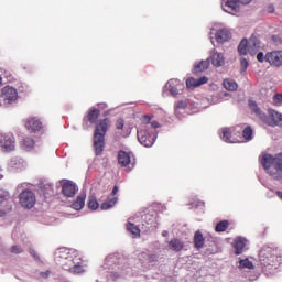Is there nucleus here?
I'll return each instance as SVG.
<instances>
[{"instance_id":"obj_10","label":"nucleus","mask_w":282,"mask_h":282,"mask_svg":"<svg viewBox=\"0 0 282 282\" xmlns=\"http://www.w3.org/2000/svg\"><path fill=\"white\" fill-rule=\"evenodd\" d=\"M64 270H68L73 274H83L84 270L80 264H74V260L70 258H66V263L63 264Z\"/></svg>"},{"instance_id":"obj_35","label":"nucleus","mask_w":282,"mask_h":282,"mask_svg":"<svg viewBox=\"0 0 282 282\" xmlns=\"http://www.w3.org/2000/svg\"><path fill=\"white\" fill-rule=\"evenodd\" d=\"M99 206L100 205L98 204V200L96 199V197L90 196L88 199V208L90 210H98Z\"/></svg>"},{"instance_id":"obj_9","label":"nucleus","mask_w":282,"mask_h":282,"mask_svg":"<svg viewBox=\"0 0 282 282\" xmlns=\"http://www.w3.org/2000/svg\"><path fill=\"white\" fill-rule=\"evenodd\" d=\"M139 260L141 261L142 265H151L153 263H158L160 261V256L158 253H147L141 252L139 254Z\"/></svg>"},{"instance_id":"obj_23","label":"nucleus","mask_w":282,"mask_h":282,"mask_svg":"<svg viewBox=\"0 0 282 282\" xmlns=\"http://www.w3.org/2000/svg\"><path fill=\"white\" fill-rule=\"evenodd\" d=\"M225 63L224 54L214 52L212 55V64L214 67H221Z\"/></svg>"},{"instance_id":"obj_22","label":"nucleus","mask_w":282,"mask_h":282,"mask_svg":"<svg viewBox=\"0 0 282 282\" xmlns=\"http://www.w3.org/2000/svg\"><path fill=\"white\" fill-rule=\"evenodd\" d=\"M85 199H87V195L85 194L77 196L76 200L72 204V208L74 210H83L85 208Z\"/></svg>"},{"instance_id":"obj_24","label":"nucleus","mask_w":282,"mask_h":282,"mask_svg":"<svg viewBox=\"0 0 282 282\" xmlns=\"http://www.w3.org/2000/svg\"><path fill=\"white\" fill-rule=\"evenodd\" d=\"M98 118H100V110L91 109L88 111L86 120H88L90 124H96L98 122Z\"/></svg>"},{"instance_id":"obj_19","label":"nucleus","mask_w":282,"mask_h":282,"mask_svg":"<svg viewBox=\"0 0 282 282\" xmlns=\"http://www.w3.org/2000/svg\"><path fill=\"white\" fill-rule=\"evenodd\" d=\"M118 162L120 166H129L131 164V155L123 150L118 152Z\"/></svg>"},{"instance_id":"obj_1","label":"nucleus","mask_w":282,"mask_h":282,"mask_svg":"<svg viewBox=\"0 0 282 282\" xmlns=\"http://www.w3.org/2000/svg\"><path fill=\"white\" fill-rule=\"evenodd\" d=\"M111 127V119L104 118L100 119L94 131L93 135V147L95 151V155H102V152L105 151V135H107V132L109 131V128Z\"/></svg>"},{"instance_id":"obj_36","label":"nucleus","mask_w":282,"mask_h":282,"mask_svg":"<svg viewBox=\"0 0 282 282\" xmlns=\"http://www.w3.org/2000/svg\"><path fill=\"white\" fill-rule=\"evenodd\" d=\"M242 137L245 138V140H252V128H245L242 131Z\"/></svg>"},{"instance_id":"obj_33","label":"nucleus","mask_w":282,"mask_h":282,"mask_svg":"<svg viewBox=\"0 0 282 282\" xmlns=\"http://www.w3.org/2000/svg\"><path fill=\"white\" fill-rule=\"evenodd\" d=\"M127 230L131 232V235H134V237H140V228L135 226L133 223H128Z\"/></svg>"},{"instance_id":"obj_6","label":"nucleus","mask_w":282,"mask_h":282,"mask_svg":"<svg viewBox=\"0 0 282 282\" xmlns=\"http://www.w3.org/2000/svg\"><path fill=\"white\" fill-rule=\"evenodd\" d=\"M265 63H269L271 67H282V51L267 52Z\"/></svg>"},{"instance_id":"obj_49","label":"nucleus","mask_w":282,"mask_h":282,"mask_svg":"<svg viewBox=\"0 0 282 282\" xmlns=\"http://www.w3.org/2000/svg\"><path fill=\"white\" fill-rule=\"evenodd\" d=\"M265 252H268V251L267 250L260 251L261 261H265V259H263V256L265 254Z\"/></svg>"},{"instance_id":"obj_20","label":"nucleus","mask_w":282,"mask_h":282,"mask_svg":"<svg viewBox=\"0 0 282 282\" xmlns=\"http://www.w3.org/2000/svg\"><path fill=\"white\" fill-rule=\"evenodd\" d=\"M194 248H196V250H202V248H204V243L206 241V239H204V234H202V231H196L194 234Z\"/></svg>"},{"instance_id":"obj_31","label":"nucleus","mask_w":282,"mask_h":282,"mask_svg":"<svg viewBox=\"0 0 282 282\" xmlns=\"http://www.w3.org/2000/svg\"><path fill=\"white\" fill-rule=\"evenodd\" d=\"M238 52L242 56H246V54H248V40L247 39L241 40V42L238 46Z\"/></svg>"},{"instance_id":"obj_14","label":"nucleus","mask_w":282,"mask_h":282,"mask_svg":"<svg viewBox=\"0 0 282 282\" xmlns=\"http://www.w3.org/2000/svg\"><path fill=\"white\" fill-rule=\"evenodd\" d=\"M246 243H248V240L246 238L237 237L234 240L235 254H243V248H246Z\"/></svg>"},{"instance_id":"obj_27","label":"nucleus","mask_w":282,"mask_h":282,"mask_svg":"<svg viewBox=\"0 0 282 282\" xmlns=\"http://www.w3.org/2000/svg\"><path fill=\"white\" fill-rule=\"evenodd\" d=\"M220 138L224 140V142H235L232 140V129L230 128H223Z\"/></svg>"},{"instance_id":"obj_45","label":"nucleus","mask_w":282,"mask_h":282,"mask_svg":"<svg viewBox=\"0 0 282 282\" xmlns=\"http://www.w3.org/2000/svg\"><path fill=\"white\" fill-rule=\"evenodd\" d=\"M151 127H152V129H159L160 122L153 121V122L151 123Z\"/></svg>"},{"instance_id":"obj_2","label":"nucleus","mask_w":282,"mask_h":282,"mask_svg":"<svg viewBox=\"0 0 282 282\" xmlns=\"http://www.w3.org/2000/svg\"><path fill=\"white\" fill-rule=\"evenodd\" d=\"M19 100V91L12 86H4L0 93V107H10Z\"/></svg>"},{"instance_id":"obj_17","label":"nucleus","mask_w":282,"mask_h":282,"mask_svg":"<svg viewBox=\"0 0 282 282\" xmlns=\"http://www.w3.org/2000/svg\"><path fill=\"white\" fill-rule=\"evenodd\" d=\"M167 246L173 252H182V250H184V241L177 238H173L171 241H169Z\"/></svg>"},{"instance_id":"obj_44","label":"nucleus","mask_w":282,"mask_h":282,"mask_svg":"<svg viewBox=\"0 0 282 282\" xmlns=\"http://www.w3.org/2000/svg\"><path fill=\"white\" fill-rule=\"evenodd\" d=\"M143 120H144V122H147L149 124V122H151V120H152V117L149 115H144Z\"/></svg>"},{"instance_id":"obj_32","label":"nucleus","mask_w":282,"mask_h":282,"mask_svg":"<svg viewBox=\"0 0 282 282\" xmlns=\"http://www.w3.org/2000/svg\"><path fill=\"white\" fill-rule=\"evenodd\" d=\"M34 144H35L34 139L26 137L23 140L22 147H23V149H25V151H32V149H34Z\"/></svg>"},{"instance_id":"obj_12","label":"nucleus","mask_w":282,"mask_h":282,"mask_svg":"<svg viewBox=\"0 0 282 282\" xmlns=\"http://www.w3.org/2000/svg\"><path fill=\"white\" fill-rule=\"evenodd\" d=\"M77 191H78V188L72 181H66L62 185V193L65 197H74V195H76Z\"/></svg>"},{"instance_id":"obj_16","label":"nucleus","mask_w":282,"mask_h":282,"mask_svg":"<svg viewBox=\"0 0 282 282\" xmlns=\"http://www.w3.org/2000/svg\"><path fill=\"white\" fill-rule=\"evenodd\" d=\"M261 164L268 173L272 170V166H274V156L271 154H264L261 159Z\"/></svg>"},{"instance_id":"obj_55","label":"nucleus","mask_w":282,"mask_h":282,"mask_svg":"<svg viewBox=\"0 0 282 282\" xmlns=\"http://www.w3.org/2000/svg\"><path fill=\"white\" fill-rule=\"evenodd\" d=\"M1 83H2V78L0 77V85H1Z\"/></svg>"},{"instance_id":"obj_5","label":"nucleus","mask_w":282,"mask_h":282,"mask_svg":"<svg viewBox=\"0 0 282 282\" xmlns=\"http://www.w3.org/2000/svg\"><path fill=\"white\" fill-rule=\"evenodd\" d=\"M269 175L273 180H282V153L274 155V165L269 170Z\"/></svg>"},{"instance_id":"obj_8","label":"nucleus","mask_w":282,"mask_h":282,"mask_svg":"<svg viewBox=\"0 0 282 282\" xmlns=\"http://www.w3.org/2000/svg\"><path fill=\"white\" fill-rule=\"evenodd\" d=\"M0 147L3 149V151H14V135L1 134Z\"/></svg>"},{"instance_id":"obj_34","label":"nucleus","mask_w":282,"mask_h":282,"mask_svg":"<svg viewBox=\"0 0 282 282\" xmlns=\"http://www.w3.org/2000/svg\"><path fill=\"white\" fill-rule=\"evenodd\" d=\"M239 268L247 269V270H254V264L248 259H243L239 261Z\"/></svg>"},{"instance_id":"obj_38","label":"nucleus","mask_w":282,"mask_h":282,"mask_svg":"<svg viewBox=\"0 0 282 282\" xmlns=\"http://www.w3.org/2000/svg\"><path fill=\"white\" fill-rule=\"evenodd\" d=\"M116 129H118L119 131H122V129H124V119L119 118L116 121Z\"/></svg>"},{"instance_id":"obj_25","label":"nucleus","mask_w":282,"mask_h":282,"mask_svg":"<svg viewBox=\"0 0 282 282\" xmlns=\"http://www.w3.org/2000/svg\"><path fill=\"white\" fill-rule=\"evenodd\" d=\"M41 195H44L45 199L54 195V185L53 184H44L40 187Z\"/></svg>"},{"instance_id":"obj_13","label":"nucleus","mask_w":282,"mask_h":282,"mask_svg":"<svg viewBox=\"0 0 282 282\" xmlns=\"http://www.w3.org/2000/svg\"><path fill=\"white\" fill-rule=\"evenodd\" d=\"M215 39L217 43H226L229 39H232V33L228 29H220L216 32Z\"/></svg>"},{"instance_id":"obj_26","label":"nucleus","mask_w":282,"mask_h":282,"mask_svg":"<svg viewBox=\"0 0 282 282\" xmlns=\"http://www.w3.org/2000/svg\"><path fill=\"white\" fill-rule=\"evenodd\" d=\"M249 107L253 113L259 118V120H263V116L265 115L263 111H261V108L257 105V101L249 100Z\"/></svg>"},{"instance_id":"obj_3","label":"nucleus","mask_w":282,"mask_h":282,"mask_svg":"<svg viewBox=\"0 0 282 282\" xmlns=\"http://www.w3.org/2000/svg\"><path fill=\"white\" fill-rule=\"evenodd\" d=\"M19 199L22 208H34L36 204V195H34V192L32 191H23L22 193H20Z\"/></svg>"},{"instance_id":"obj_40","label":"nucleus","mask_w":282,"mask_h":282,"mask_svg":"<svg viewBox=\"0 0 282 282\" xmlns=\"http://www.w3.org/2000/svg\"><path fill=\"white\" fill-rule=\"evenodd\" d=\"M273 102H275V105H281V102H282V95L281 94H275L273 96Z\"/></svg>"},{"instance_id":"obj_48","label":"nucleus","mask_w":282,"mask_h":282,"mask_svg":"<svg viewBox=\"0 0 282 282\" xmlns=\"http://www.w3.org/2000/svg\"><path fill=\"white\" fill-rule=\"evenodd\" d=\"M268 12H269L270 14H272V13L274 12V6L270 4V6L268 7Z\"/></svg>"},{"instance_id":"obj_29","label":"nucleus","mask_w":282,"mask_h":282,"mask_svg":"<svg viewBox=\"0 0 282 282\" xmlns=\"http://www.w3.org/2000/svg\"><path fill=\"white\" fill-rule=\"evenodd\" d=\"M118 204V197H112L111 199H108L107 202L102 203L100 208L101 210H109L113 208Z\"/></svg>"},{"instance_id":"obj_56","label":"nucleus","mask_w":282,"mask_h":282,"mask_svg":"<svg viewBox=\"0 0 282 282\" xmlns=\"http://www.w3.org/2000/svg\"><path fill=\"white\" fill-rule=\"evenodd\" d=\"M144 217H145V219H147L148 215H145Z\"/></svg>"},{"instance_id":"obj_28","label":"nucleus","mask_w":282,"mask_h":282,"mask_svg":"<svg viewBox=\"0 0 282 282\" xmlns=\"http://www.w3.org/2000/svg\"><path fill=\"white\" fill-rule=\"evenodd\" d=\"M223 85L225 89H227V91H237V88L239 87L237 85V82H235L234 79H225L223 82Z\"/></svg>"},{"instance_id":"obj_41","label":"nucleus","mask_w":282,"mask_h":282,"mask_svg":"<svg viewBox=\"0 0 282 282\" xmlns=\"http://www.w3.org/2000/svg\"><path fill=\"white\" fill-rule=\"evenodd\" d=\"M249 43L250 45H253V47H259L260 45V42L254 36L250 37Z\"/></svg>"},{"instance_id":"obj_37","label":"nucleus","mask_w":282,"mask_h":282,"mask_svg":"<svg viewBox=\"0 0 282 282\" xmlns=\"http://www.w3.org/2000/svg\"><path fill=\"white\" fill-rule=\"evenodd\" d=\"M248 65H249L248 59H246L245 57H242V58L240 59V72H241V74H243V73L247 72Z\"/></svg>"},{"instance_id":"obj_54","label":"nucleus","mask_w":282,"mask_h":282,"mask_svg":"<svg viewBox=\"0 0 282 282\" xmlns=\"http://www.w3.org/2000/svg\"><path fill=\"white\" fill-rule=\"evenodd\" d=\"M11 210H12V206L9 207V212H11Z\"/></svg>"},{"instance_id":"obj_21","label":"nucleus","mask_w":282,"mask_h":282,"mask_svg":"<svg viewBox=\"0 0 282 282\" xmlns=\"http://www.w3.org/2000/svg\"><path fill=\"white\" fill-rule=\"evenodd\" d=\"M178 86L180 82L177 79H170L166 84L167 91H170L172 96H177V94H180L177 89Z\"/></svg>"},{"instance_id":"obj_50","label":"nucleus","mask_w":282,"mask_h":282,"mask_svg":"<svg viewBox=\"0 0 282 282\" xmlns=\"http://www.w3.org/2000/svg\"><path fill=\"white\" fill-rule=\"evenodd\" d=\"M275 195L282 200V192L281 191L275 192Z\"/></svg>"},{"instance_id":"obj_39","label":"nucleus","mask_w":282,"mask_h":282,"mask_svg":"<svg viewBox=\"0 0 282 282\" xmlns=\"http://www.w3.org/2000/svg\"><path fill=\"white\" fill-rule=\"evenodd\" d=\"M11 252L13 254H21V252H23V249L15 245V246L11 247Z\"/></svg>"},{"instance_id":"obj_51","label":"nucleus","mask_w":282,"mask_h":282,"mask_svg":"<svg viewBox=\"0 0 282 282\" xmlns=\"http://www.w3.org/2000/svg\"><path fill=\"white\" fill-rule=\"evenodd\" d=\"M30 254H32V257H36V251H34V249H30Z\"/></svg>"},{"instance_id":"obj_52","label":"nucleus","mask_w":282,"mask_h":282,"mask_svg":"<svg viewBox=\"0 0 282 282\" xmlns=\"http://www.w3.org/2000/svg\"><path fill=\"white\" fill-rule=\"evenodd\" d=\"M0 217H6V210L0 209Z\"/></svg>"},{"instance_id":"obj_46","label":"nucleus","mask_w":282,"mask_h":282,"mask_svg":"<svg viewBox=\"0 0 282 282\" xmlns=\"http://www.w3.org/2000/svg\"><path fill=\"white\" fill-rule=\"evenodd\" d=\"M242 6H248V3H252V0H238Z\"/></svg>"},{"instance_id":"obj_47","label":"nucleus","mask_w":282,"mask_h":282,"mask_svg":"<svg viewBox=\"0 0 282 282\" xmlns=\"http://www.w3.org/2000/svg\"><path fill=\"white\" fill-rule=\"evenodd\" d=\"M111 195H112V196L118 195V186H117V185L113 186V189H112V192H111Z\"/></svg>"},{"instance_id":"obj_43","label":"nucleus","mask_w":282,"mask_h":282,"mask_svg":"<svg viewBox=\"0 0 282 282\" xmlns=\"http://www.w3.org/2000/svg\"><path fill=\"white\" fill-rule=\"evenodd\" d=\"M186 107H188V105L186 104V101H178L176 104V109H186Z\"/></svg>"},{"instance_id":"obj_42","label":"nucleus","mask_w":282,"mask_h":282,"mask_svg":"<svg viewBox=\"0 0 282 282\" xmlns=\"http://www.w3.org/2000/svg\"><path fill=\"white\" fill-rule=\"evenodd\" d=\"M257 61L259 63H263L265 61V55L263 54V52H259L257 55Z\"/></svg>"},{"instance_id":"obj_53","label":"nucleus","mask_w":282,"mask_h":282,"mask_svg":"<svg viewBox=\"0 0 282 282\" xmlns=\"http://www.w3.org/2000/svg\"><path fill=\"white\" fill-rule=\"evenodd\" d=\"M3 202H6V197L0 196V205L3 204Z\"/></svg>"},{"instance_id":"obj_18","label":"nucleus","mask_w":282,"mask_h":282,"mask_svg":"<svg viewBox=\"0 0 282 282\" xmlns=\"http://www.w3.org/2000/svg\"><path fill=\"white\" fill-rule=\"evenodd\" d=\"M208 67H210V61H200L194 65L193 74H202V72H206Z\"/></svg>"},{"instance_id":"obj_15","label":"nucleus","mask_w":282,"mask_h":282,"mask_svg":"<svg viewBox=\"0 0 282 282\" xmlns=\"http://www.w3.org/2000/svg\"><path fill=\"white\" fill-rule=\"evenodd\" d=\"M239 0H226L225 4H223V10L225 12H239Z\"/></svg>"},{"instance_id":"obj_30","label":"nucleus","mask_w":282,"mask_h":282,"mask_svg":"<svg viewBox=\"0 0 282 282\" xmlns=\"http://www.w3.org/2000/svg\"><path fill=\"white\" fill-rule=\"evenodd\" d=\"M228 226H230L228 220H221L217 223L215 230L216 232H226V230H228Z\"/></svg>"},{"instance_id":"obj_4","label":"nucleus","mask_w":282,"mask_h":282,"mask_svg":"<svg viewBox=\"0 0 282 282\" xmlns=\"http://www.w3.org/2000/svg\"><path fill=\"white\" fill-rule=\"evenodd\" d=\"M137 135H138V141L140 142V144H142V147H153V144L155 143V135L149 133V131H147V129H140L137 131Z\"/></svg>"},{"instance_id":"obj_11","label":"nucleus","mask_w":282,"mask_h":282,"mask_svg":"<svg viewBox=\"0 0 282 282\" xmlns=\"http://www.w3.org/2000/svg\"><path fill=\"white\" fill-rule=\"evenodd\" d=\"M206 83H208V77L203 76L198 79L194 78V77H188L186 79V87L187 89H195L197 87H202V85H206Z\"/></svg>"},{"instance_id":"obj_7","label":"nucleus","mask_w":282,"mask_h":282,"mask_svg":"<svg viewBox=\"0 0 282 282\" xmlns=\"http://www.w3.org/2000/svg\"><path fill=\"white\" fill-rule=\"evenodd\" d=\"M24 127L29 133H37V131L43 129V122H41V120H39L36 117H29L24 121Z\"/></svg>"}]
</instances>
